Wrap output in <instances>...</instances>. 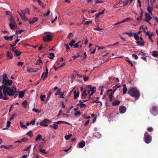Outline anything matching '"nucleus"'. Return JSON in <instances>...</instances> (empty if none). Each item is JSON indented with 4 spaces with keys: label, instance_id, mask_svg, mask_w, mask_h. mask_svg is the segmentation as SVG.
<instances>
[{
    "label": "nucleus",
    "instance_id": "1",
    "mask_svg": "<svg viewBox=\"0 0 158 158\" xmlns=\"http://www.w3.org/2000/svg\"><path fill=\"white\" fill-rule=\"evenodd\" d=\"M3 78L2 80V86L4 88L3 90V93L4 96H6V95L9 96H14L15 93L17 92L16 88L13 87V89H11L9 87L12 85L13 81L12 80H10L7 79L6 78V75L3 74Z\"/></svg>",
    "mask_w": 158,
    "mask_h": 158
},
{
    "label": "nucleus",
    "instance_id": "2",
    "mask_svg": "<svg viewBox=\"0 0 158 158\" xmlns=\"http://www.w3.org/2000/svg\"><path fill=\"white\" fill-rule=\"evenodd\" d=\"M128 94L133 97L135 98L136 99H138L140 94L139 91L135 87H132L128 91Z\"/></svg>",
    "mask_w": 158,
    "mask_h": 158
},
{
    "label": "nucleus",
    "instance_id": "3",
    "mask_svg": "<svg viewBox=\"0 0 158 158\" xmlns=\"http://www.w3.org/2000/svg\"><path fill=\"white\" fill-rule=\"evenodd\" d=\"M143 140L147 144L150 143L152 141V137L147 131L145 132L144 134Z\"/></svg>",
    "mask_w": 158,
    "mask_h": 158
},
{
    "label": "nucleus",
    "instance_id": "4",
    "mask_svg": "<svg viewBox=\"0 0 158 158\" xmlns=\"http://www.w3.org/2000/svg\"><path fill=\"white\" fill-rule=\"evenodd\" d=\"M9 20L10 21L9 26L10 29L14 30L16 29L17 26L16 25L15 21L12 19L11 17L9 18Z\"/></svg>",
    "mask_w": 158,
    "mask_h": 158
},
{
    "label": "nucleus",
    "instance_id": "5",
    "mask_svg": "<svg viewBox=\"0 0 158 158\" xmlns=\"http://www.w3.org/2000/svg\"><path fill=\"white\" fill-rule=\"evenodd\" d=\"M51 122L52 121L51 120L48 119H45L40 123V125L41 126L47 127L48 125L47 124V123H49Z\"/></svg>",
    "mask_w": 158,
    "mask_h": 158
},
{
    "label": "nucleus",
    "instance_id": "6",
    "mask_svg": "<svg viewBox=\"0 0 158 158\" xmlns=\"http://www.w3.org/2000/svg\"><path fill=\"white\" fill-rule=\"evenodd\" d=\"M150 112L153 115L156 116L158 114V110L156 106H153Z\"/></svg>",
    "mask_w": 158,
    "mask_h": 158
},
{
    "label": "nucleus",
    "instance_id": "7",
    "mask_svg": "<svg viewBox=\"0 0 158 158\" xmlns=\"http://www.w3.org/2000/svg\"><path fill=\"white\" fill-rule=\"evenodd\" d=\"M86 87L90 89L91 93L90 94V96H92L96 91V88L95 87H92L91 85H88Z\"/></svg>",
    "mask_w": 158,
    "mask_h": 158
},
{
    "label": "nucleus",
    "instance_id": "8",
    "mask_svg": "<svg viewBox=\"0 0 158 158\" xmlns=\"http://www.w3.org/2000/svg\"><path fill=\"white\" fill-rule=\"evenodd\" d=\"M43 40L44 41L48 42L51 41L52 40V38L50 35H48L46 37L43 38Z\"/></svg>",
    "mask_w": 158,
    "mask_h": 158
},
{
    "label": "nucleus",
    "instance_id": "9",
    "mask_svg": "<svg viewBox=\"0 0 158 158\" xmlns=\"http://www.w3.org/2000/svg\"><path fill=\"white\" fill-rule=\"evenodd\" d=\"M121 87L120 85H118L117 86L116 85L115 87H113V88H115L114 90L109 94V98H113V95L114 94V93L115 92L117 88H119Z\"/></svg>",
    "mask_w": 158,
    "mask_h": 158
},
{
    "label": "nucleus",
    "instance_id": "10",
    "mask_svg": "<svg viewBox=\"0 0 158 158\" xmlns=\"http://www.w3.org/2000/svg\"><path fill=\"white\" fill-rule=\"evenodd\" d=\"M119 110L120 113L123 114L126 111V108L125 106H122L119 107Z\"/></svg>",
    "mask_w": 158,
    "mask_h": 158
},
{
    "label": "nucleus",
    "instance_id": "11",
    "mask_svg": "<svg viewBox=\"0 0 158 158\" xmlns=\"http://www.w3.org/2000/svg\"><path fill=\"white\" fill-rule=\"evenodd\" d=\"M145 15L146 19H144V20L146 22H149V21H150L152 19V17L149 14L146 13H145Z\"/></svg>",
    "mask_w": 158,
    "mask_h": 158
},
{
    "label": "nucleus",
    "instance_id": "12",
    "mask_svg": "<svg viewBox=\"0 0 158 158\" xmlns=\"http://www.w3.org/2000/svg\"><path fill=\"white\" fill-rule=\"evenodd\" d=\"M138 46H143L144 45L145 42L144 41H139V40L136 42Z\"/></svg>",
    "mask_w": 158,
    "mask_h": 158
},
{
    "label": "nucleus",
    "instance_id": "13",
    "mask_svg": "<svg viewBox=\"0 0 158 158\" xmlns=\"http://www.w3.org/2000/svg\"><path fill=\"white\" fill-rule=\"evenodd\" d=\"M38 18L36 17H34L32 19V20H29L28 21L29 23L30 24H33L35 22H37L38 20Z\"/></svg>",
    "mask_w": 158,
    "mask_h": 158
},
{
    "label": "nucleus",
    "instance_id": "14",
    "mask_svg": "<svg viewBox=\"0 0 158 158\" xmlns=\"http://www.w3.org/2000/svg\"><path fill=\"white\" fill-rule=\"evenodd\" d=\"M9 98L7 95H6V96L4 95V94H0V99H2L3 100H8Z\"/></svg>",
    "mask_w": 158,
    "mask_h": 158
},
{
    "label": "nucleus",
    "instance_id": "15",
    "mask_svg": "<svg viewBox=\"0 0 158 158\" xmlns=\"http://www.w3.org/2000/svg\"><path fill=\"white\" fill-rule=\"evenodd\" d=\"M85 142L84 141H82L78 143V146L79 148H82L85 145Z\"/></svg>",
    "mask_w": 158,
    "mask_h": 158
},
{
    "label": "nucleus",
    "instance_id": "16",
    "mask_svg": "<svg viewBox=\"0 0 158 158\" xmlns=\"http://www.w3.org/2000/svg\"><path fill=\"white\" fill-rule=\"evenodd\" d=\"M73 93L74 94V98L76 99L79 96V91H78L77 92H76V90H75L74 91Z\"/></svg>",
    "mask_w": 158,
    "mask_h": 158
},
{
    "label": "nucleus",
    "instance_id": "17",
    "mask_svg": "<svg viewBox=\"0 0 158 158\" xmlns=\"http://www.w3.org/2000/svg\"><path fill=\"white\" fill-rule=\"evenodd\" d=\"M120 102L119 100H115L112 102V104L113 106H116L119 105Z\"/></svg>",
    "mask_w": 158,
    "mask_h": 158
},
{
    "label": "nucleus",
    "instance_id": "18",
    "mask_svg": "<svg viewBox=\"0 0 158 158\" xmlns=\"http://www.w3.org/2000/svg\"><path fill=\"white\" fill-rule=\"evenodd\" d=\"M54 123L56 124H63V123H64L67 125H70V124L66 122L65 121H58L57 122H54Z\"/></svg>",
    "mask_w": 158,
    "mask_h": 158
},
{
    "label": "nucleus",
    "instance_id": "19",
    "mask_svg": "<svg viewBox=\"0 0 158 158\" xmlns=\"http://www.w3.org/2000/svg\"><path fill=\"white\" fill-rule=\"evenodd\" d=\"M22 12L23 14V15L21 16V18L24 21H27V17L25 16V13H23V11H22Z\"/></svg>",
    "mask_w": 158,
    "mask_h": 158
},
{
    "label": "nucleus",
    "instance_id": "20",
    "mask_svg": "<svg viewBox=\"0 0 158 158\" xmlns=\"http://www.w3.org/2000/svg\"><path fill=\"white\" fill-rule=\"evenodd\" d=\"M152 55L154 57H158V52L156 51H153L152 52Z\"/></svg>",
    "mask_w": 158,
    "mask_h": 158
},
{
    "label": "nucleus",
    "instance_id": "21",
    "mask_svg": "<svg viewBox=\"0 0 158 158\" xmlns=\"http://www.w3.org/2000/svg\"><path fill=\"white\" fill-rule=\"evenodd\" d=\"M27 100H25L22 102V104L23 106L25 108L27 107Z\"/></svg>",
    "mask_w": 158,
    "mask_h": 158
},
{
    "label": "nucleus",
    "instance_id": "22",
    "mask_svg": "<svg viewBox=\"0 0 158 158\" xmlns=\"http://www.w3.org/2000/svg\"><path fill=\"white\" fill-rule=\"evenodd\" d=\"M6 56L7 57H9L10 59H11L13 58V56L12 55L11 52L8 51L7 52Z\"/></svg>",
    "mask_w": 158,
    "mask_h": 158
},
{
    "label": "nucleus",
    "instance_id": "23",
    "mask_svg": "<svg viewBox=\"0 0 158 158\" xmlns=\"http://www.w3.org/2000/svg\"><path fill=\"white\" fill-rule=\"evenodd\" d=\"M134 37L137 41H138L139 40V36L136 33H134Z\"/></svg>",
    "mask_w": 158,
    "mask_h": 158
},
{
    "label": "nucleus",
    "instance_id": "24",
    "mask_svg": "<svg viewBox=\"0 0 158 158\" xmlns=\"http://www.w3.org/2000/svg\"><path fill=\"white\" fill-rule=\"evenodd\" d=\"M86 90H85L82 93V98H85L86 97V96L87 95V94L86 93Z\"/></svg>",
    "mask_w": 158,
    "mask_h": 158
},
{
    "label": "nucleus",
    "instance_id": "25",
    "mask_svg": "<svg viewBox=\"0 0 158 158\" xmlns=\"http://www.w3.org/2000/svg\"><path fill=\"white\" fill-rule=\"evenodd\" d=\"M147 10H148L149 13L151 14H152V11L153 10V9L152 7H151L149 5L147 7Z\"/></svg>",
    "mask_w": 158,
    "mask_h": 158
},
{
    "label": "nucleus",
    "instance_id": "26",
    "mask_svg": "<svg viewBox=\"0 0 158 158\" xmlns=\"http://www.w3.org/2000/svg\"><path fill=\"white\" fill-rule=\"evenodd\" d=\"M25 92L22 91L20 92L19 94V98H22Z\"/></svg>",
    "mask_w": 158,
    "mask_h": 158
},
{
    "label": "nucleus",
    "instance_id": "27",
    "mask_svg": "<svg viewBox=\"0 0 158 158\" xmlns=\"http://www.w3.org/2000/svg\"><path fill=\"white\" fill-rule=\"evenodd\" d=\"M40 151L41 153L44 154H47V152H46L45 150L43 148H40L39 150Z\"/></svg>",
    "mask_w": 158,
    "mask_h": 158
},
{
    "label": "nucleus",
    "instance_id": "28",
    "mask_svg": "<svg viewBox=\"0 0 158 158\" xmlns=\"http://www.w3.org/2000/svg\"><path fill=\"white\" fill-rule=\"evenodd\" d=\"M37 2L42 7L44 8L45 6L44 5L43 3L40 1V0H37Z\"/></svg>",
    "mask_w": 158,
    "mask_h": 158
},
{
    "label": "nucleus",
    "instance_id": "29",
    "mask_svg": "<svg viewBox=\"0 0 158 158\" xmlns=\"http://www.w3.org/2000/svg\"><path fill=\"white\" fill-rule=\"evenodd\" d=\"M72 134H70L69 135H67L65 136L64 138H65V139L66 140H68L72 136Z\"/></svg>",
    "mask_w": 158,
    "mask_h": 158
},
{
    "label": "nucleus",
    "instance_id": "30",
    "mask_svg": "<svg viewBox=\"0 0 158 158\" xmlns=\"http://www.w3.org/2000/svg\"><path fill=\"white\" fill-rule=\"evenodd\" d=\"M42 138L41 135H38L36 138L35 139V141H37L38 140H40V139H42Z\"/></svg>",
    "mask_w": 158,
    "mask_h": 158
},
{
    "label": "nucleus",
    "instance_id": "31",
    "mask_svg": "<svg viewBox=\"0 0 158 158\" xmlns=\"http://www.w3.org/2000/svg\"><path fill=\"white\" fill-rule=\"evenodd\" d=\"M20 124L21 127L23 128V129H26L27 128V127L25 125H23V123L22 122H20Z\"/></svg>",
    "mask_w": 158,
    "mask_h": 158
},
{
    "label": "nucleus",
    "instance_id": "32",
    "mask_svg": "<svg viewBox=\"0 0 158 158\" xmlns=\"http://www.w3.org/2000/svg\"><path fill=\"white\" fill-rule=\"evenodd\" d=\"M76 41L74 40H72L71 41V42L69 43V45L71 47H72L74 46V43H75Z\"/></svg>",
    "mask_w": 158,
    "mask_h": 158
},
{
    "label": "nucleus",
    "instance_id": "33",
    "mask_svg": "<svg viewBox=\"0 0 158 158\" xmlns=\"http://www.w3.org/2000/svg\"><path fill=\"white\" fill-rule=\"evenodd\" d=\"M50 56L49 57L50 59H53L54 57L55 56L54 54L53 53H50Z\"/></svg>",
    "mask_w": 158,
    "mask_h": 158
},
{
    "label": "nucleus",
    "instance_id": "34",
    "mask_svg": "<svg viewBox=\"0 0 158 158\" xmlns=\"http://www.w3.org/2000/svg\"><path fill=\"white\" fill-rule=\"evenodd\" d=\"M31 145H30L28 147H27L24 150V151H28V153H29V150L31 148Z\"/></svg>",
    "mask_w": 158,
    "mask_h": 158
},
{
    "label": "nucleus",
    "instance_id": "35",
    "mask_svg": "<svg viewBox=\"0 0 158 158\" xmlns=\"http://www.w3.org/2000/svg\"><path fill=\"white\" fill-rule=\"evenodd\" d=\"M43 63V62L42 60H41V58L40 57H39V59L38 60V61L37 62V63L36 64V65H40V63H41L42 64Z\"/></svg>",
    "mask_w": 158,
    "mask_h": 158
},
{
    "label": "nucleus",
    "instance_id": "36",
    "mask_svg": "<svg viewBox=\"0 0 158 158\" xmlns=\"http://www.w3.org/2000/svg\"><path fill=\"white\" fill-rule=\"evenodd\" d=\"M24 13H25H25H27L29 15L30 14V10H29V9L27 8H26L24 10Z\"/></svg>",
    "mask_w": 158,
    "mask_h": 158
},
{
    "label": "nucleus",
    "instance_id": "37",
    "mask_svg": "<svg viewBox=\"0 0 158 158\" xmlns=\"http://www.w3.org/2000/svg\"><path fill=\"white\" fill-rule=\"evenodd\" d=\"M81 114V112L79 111H77L74 114V115L76 116H80Z\"/></svg>",
    "mask_w": 158,
    "mask_h": 158
},
{
    "label": "nucleus",
    "instance_id": "38",
    "mask_svg": "<svg viewBox=\"0 0 158 158\" xmlns=\"http://www.w3.org/2000/svg\"><path fill=\"white\" fill-rule=\"evenodd\" d=\"M27 135H29L30 137H31V136L33 135V132L32 131H30L28 132L27 134Z\"/></svg>",
    "mask_w": 158,
    "mask_h": 158
},
{
    "label": "nucleus",
    "instance_id": "39",
    "mask_svg": "<svg viewBox=\"0 0 158 158\" xmlns=\"http://www.w3.org/2000/svg\"><path fill=\"white\" fill-rule=\"evenodd\" d=\"M45 96L44 95H41L40 97V99L42 101H44V99L45 98Z\"/></svg>",
    "mask_w": 158,
    "mask_h": 158
},
{
    "label": "nucleus",
    "instance_id": "40",
    "mask_svg": "<svg viewBox=\"0 0 158 158\" xmlns=\"http://www.w3.org/2000/svg\"><path fill=\"white\" fill-rule=\"evenodd\" d=\"M61 89L59 88L58 90H57L55 94V95H59L60 94V91H61Z\"/></svg>",
    "mask_w": 158,
    "mask_h": 158
},
{
    "label": "nucleus",
    "instance_id": "41",
    "mask_svg": "<svg viewBox=\"0 0 158 158\" xmlns=\"http://www.w3.org/2000/svg\"><path fill=\"white\" fill-rule=\"evenodd\" d=\"M58 127V125L57 124L54 123L53 125V126H52V127L54 129H56Z\"/></svg>",
    "mask_w": 158,
    "mask_h": 158
},
{
    "label": "nucleus",
    "instance_id": "42",
    "mask_svg": "<svg viewBox=\"0 0 158 158\" xmlns=\"http://www.w3.org/2000/svg\"><path fill=\"white\" fill-rule=\"evenodd\" d=\"M15 55L17 56H19L21 54V52L18 51L17 50V51H15Z\"/></svg>",
    "mask_w": 158,
    "mask_h": 158
},
{
    "label": "nucleus",
    "instance_id": "43",
    "mask_svg": "<svg viewBox=\"0 0 158 158\" xmlns=\"http://www.w3.org/2000/svg\"><path fill=\"white\" fill-rule=\"evenodd\" d=\"M129 2L128 0H127L123 2V3L124 4L123 5V6H125L127 5Z\"/></svg>",
    "mask_w": 158,
    "mask_h": 158
},
{
    "label": "nucleus",
    "instance_id": "44",
    "mask_svg": "<svg viewBox=\"0 0 158 158\" xmlns=\"http://www.w3.org/2000/svg\"><path fill=\"white\" fill-rule=\"evenodd\" d=\"M73 36V35L72 34V33H70L69 34V35H68V36H67V38L68 39H70Z\"/></svg>",
    "mask_w": 158,
    "mask_h": 158
},
{
    "label": "nucleus",
    "instance_id": "45",
    "mask_svg": "<svg viewBox=\"0 0 158 158\" xmlns=\"http://www.w3.org/2000/svg\"><path fill=\"white\" fill-rule=\"evenodd\" d=\"M64 46L66 47V50L67 51H69L70 47L67 44H65Z\"/></svg>",
    "mask_w": 158,
    "mask_h": 158
},
{
    "label": "nucleus",
    "instance_id": "46",
    "mask_svg": "<svg viewBox=\"0 0 158 158\" xmlns=\"http://www.w3.org/2000/svg\"><path fill=\"white\" fill-rule=\"evenodd\" d=\"M24 30H21L17 31V30L16 31V34H20Z\"/></svg>",
    "mask_w": 158,
    "mask_h": 158
},
{
    "label": "nucleus",
    "instance_id": "47",
    "mask_svg": "<svg viewBox=\"0 0 158 158\" xmlns=\"http://www.w3.org/2000/svg\"><path fill=\"white\" fill-rule=\"evenodd\" d=\"M16 114H12V115L11 116V117L10 118V120H13L15 118V116H16Z\"/></svg>",
    "mask_w": 158,
    "mask_h": 158
},
{
    "label": "nucleus",
    "instance_id": "48",
    "mask_svg": "<svg viewBox=\"0 0 158 158\" xmlns=\"http://www.w3.org/2000/svg\"><path fill=\"white\" fill-rule=\"evenodd\" d=\"M86 106V105L84 103H80V108L85 107Z\"/></svg>",
    "mask_w": 158,
    "mask_h": 158
},
{
    "label": "nucleus",
    "instance_id": "49",
    "mask_svg": "<svg viewBox=\"0 0 158 158\" xmlns=\"http://www.w3.org/2000/svg\"><path fill=\"white\" fill-rule=\"evenodd\" d=\"M127 91V89L126 87H124L123 88V93L124 94L126 93Z\"/></svg>",
    "mask_w": 158,
    "mask_h": 158
},
{
    "label": "nucleus",
    "instance_id": "50",
    "mask_svg": "<svg viewBox=\"0 0 158 158\" xmlns=\"http://www.w3.org/2000/svg\"><path fill=\"white\" fill-rule=\"evenodd\" d=\"M147 131L149 132H151L153 131V128L152 127H148Z\"/></svg>",
    "mask_w": 158,
    "mask_h": 158
},
{
    "label": "nucleus",
    "instance_id": "51",
    "mask_svg": "<svg viewBox=\"0 0 158 158\" xmlns=\"http://www.w3.org/2000/svg\"><path fill=\"white\" fill-rule=\"evenodd\" d=\"M4 148L6 149H9L10 148L7 147L5 146L4 145H2L0 146V148Z\"/></svg>",
    "mask_w": 158,
    "mask_h": 158
},
{
    "label": "nucleus",
    "instance_id": "52",
    "mask_svg": "<svg viewBox=\"0 0 158 158\" xmlns=\"http://www.w3.org/2000/svg\"><path fill=\"white\" fill-rule=\"evenodd\" d=\"M125 34L128 35V36L130 37H132L133 36V34L131 33H129L128 32H126L124 33Z\"/></svg>",
    "mask_w": 158,
    "mask_h": 158
},
{
    "label": "nucleus",
    "instance_id": "53",
    "mask_svg": "<svg viewBox=\"0 0 158 158\" xmlns=\"http://www.w3.org/2000/svg\"><path fill=\"white\" fill-rule=\"evenodd\" d=\"M126 60L130 64L132 67H133L134 66V65L132 64V62L131 61L128 60Z\"/></svg>",
    "mask_w": 158,
    "mask_h": 158
},
{
    "label": "nucleus",
    "instance_id": "54",
    "mask_svg": "<svg viewBox=\"0 0 158 158\" xmlns=\"http://www.w3.org/2000/svg\"><path fill=\"white\" fill-rule=\"evenodd\" d=\"M131 20V19L130 18H127L126 19H124L122 20V22L124 23L126 22H127L128 21H129Z\"/></svg>",
    "mask_w": 158,
    "mask_h": 158
},
{
    "label": "nucleus",
    "instance_id": "55",
    "mask_svg": "<svg viewBox=\"0 0 158 158\" xmlns=\"http://www.w3.org/2000/svg\"><path fill=\"white\" fill-rule=\"evenodd\" d=\"M44 74H45V75L44 77L43 78V80H45V78L47 77L48 74V72H46L45 73H44Z\"/></svg>",
    "mask_w": 158,
    "mask_h": 158
},
{
    "label": "nucleus",
    "instance_id": "56",
    "mask_svg": "<svg viewBox=\"0 0 158 158\" xmlns=\"http://www.w3.org/2000/svg\"><path fill=\"white\" fill-rule=\"evenodd\" d=\"M152 34H151L148 37V38L151 40V42L153 43L154 42V41L152 39Z\"/></svg>",
    "mask_w": 158,
    "mask_h": 158
},
{
    "label": "nucleus",
    "instance_id": "57",
    "mask_svg": "<svg viewBox=\"0 0 158 158\" xmlns=\"http://www.w3.org/2000/svg\"><path fill=\"white\" fill-rule=\"evenodd\" d=\"M80 56V55H79V54H78V55L77 56H75V55L73 56L72 57L73 58V59L74 60H75L77 58H78V57H79V56Z\"/></svg>",
    "mask_w": 158,
    "mask_h": 158
},
{
    "label": "nucleus",
    "instance_id": "58",
    "mask_svg": "<svg viewBox=\"0 0 158 158\" xmlns=\"http://www.w3.org/2000/svg\"><path fill=\"white\" fill-rule=\"evenodd\" d=\"M145 54H146L145 53H144L143 52H139L138 53V55H143V56H145Z\"/></svg>",
    "mask_w": 158,
    "mask_h": 158
},
{
    "label": "nucleus",
    "instance_id": "59",
    "mask_svg": "<svg viewBox=\"0 0 158 158\" xmlns=\"http://www.w3.org/2000/svg\"><path fill=\"white\" fill-rule=\"evenodd\" d=\"M50 11L49 10L47 12V13L46 14H44L43 15V16H44V17H46L50 13Z\"/></svg>",
    "mask_w": 158,
    "mask_h": 158
},
{
    "label": "nucleus",
    "instance_id": "60",
    "mask_svg": "<svg viewBox=\"0 0 158 158\" xmlns=\"http://www.w3.org/2000/svg\"><path fill=\"white\" fill-rule=\"evenodd\" d=\"M11 123V122L9 121H8L6 123V126L7 127H10Z\"/></svg>",
    "mask_w": 158,
    "mask_h": 158
},
{
    "label": "nucleus",
    "instance_id": "61",
    "mask_svg": "<svg viewBox=\"0 0 158 158\" xmlns=\"http://www.w3.org/2000/svg\"><path fill=\"white\" fill-rule=\"evenodd\" d=\"M35 119H34L33 121H31L30 123V124L31 125L32 124V125H34L35 124Z\"/></svg>",
    "mask_w": 158,
    "mask_h": 158
},
{
    "label": "nucleus",
    "instance_id": "62",
    "mask_svg": "<svg viewBox=\"0 0 158 158\" xmlns=\"http://www.w3.org/2000/svg\"><path fill=\"white\" fill-rule=\"evenodd\" d=\"M22 142H26L27 140V139L26 138H23L21 139Z\"/></svg>",
    "mask_w": 158,
    "mask_h": 158
},
{
    "label": "nucleus",
    "instance_id": "63",
    "mask_svg": "<svg viewBox=\"0 0 158 158\" xmlns=\"http://www.w3.org/2000/svg\"><path fill=\"white\" fill-rule=\"evenodd\" d=\"M132 56V57H134L135 60H137L138 59V57L135 54H133Z\"/></svg>",
    "mask_w": 158,
    "mask_h": 158
},
{
    "label": "nucleus",
    "instance_id": "64",
    "mask_svg": "<svg viewBox=\"0 0 158 158\" xmlns=\"http://www.w3.org/2000/svg\"><path fill=\"white\" fill-rule=\"evenodd\" d=\"M92 23V21H86L84 23L85 25H88L89 24L91 23Z\"/></svg>",
    "mask_w": 158,
    "mask_h": 158
}]
</instances>
